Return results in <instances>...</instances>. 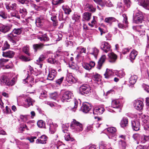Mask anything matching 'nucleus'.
I'll return each instance as SVG.
<instances>
[{"label": "nucleus", "instance_id": "1", "mask_svg": "<svg viewBox=\"0 0 149 149\" xmlns=\"http://www.w3.org/2000/svg\"><path fill=\"white\" fill-rule=\"evenodd\" d=\"M15 79L13 78L10 81L5 75H3L0 78V83L2 85L11 86L13 85L15 83Z\"/></svg>", "mask_w": 149, "mask_h": 149}, {"label": "nucleus", "instance_id": "2", "mask_svg": "<svg viewBox=\"0 0 149 149\" xmlns=\"http://www.w3.org/2000/svg\"><path fill=\"white\" fill-rule=\"evenodd\" d=\"M79 91L82 94L89 95L92 91V89L89 85L84 84L80 87Z\"/></svg>", "mask_w": 149, "mask_h": 149}, {"label": "nucleus", "instance_id": "3", "mask_svg": "<svg viewBox=\"0 0 149 149\" xmlns=\"http://www.w3.org/2000/svg\"><path fill=\"white\" fill-rule=\"evenodd\" d=\"M71 127L72 128L74 129V130L78 132L81 131L83 130L82 125L75 119H73L72 122Z\"/></svg>", "mask_w": 149, "mask_h": 149}, {"label": "nucleus", "instance_id": "4", "mask_svg": "<svg viewBox=\"0 0 149 149\" xmlns=\"http://www.w3.org/2000/svg\"><path fill=\"white\" fill-rule=\"evenodd\" d=\"M8 39L11 42L15 45L19 40V37L17 35H15L11 32L6 36Z\"/></svg>", "mask_w": 149, "mask_h": 149}, {"label": "nucleus", "instance_id": "5", "mask_svg": "<svg viewBox=\"0 0 149 149\" xmlns=\"http://www.w3.org/2000/svg\"><path fill=\"white\" fill-rule=\"evenodd\" d=\"M73 97V94L72 92L69 91H67L65 92L61 97V100L63 102L68 101Z\"/></svg>", "mask_w": 149, "mask_h": 149}, {"label": "nucleus", "instance_id": "6", "mask_svg": "<svg viewBox=\"0 0 149 149\" xmlns=\"http://www.w3.org/2000/svg\"><path fill=\"white\" fill-rule=\"evenodd\" d=\"M100 48L104 52L106 53L111 51L110 45L106 42H101Z\"/></svg>", "mask_w": 149, "mask_h": 149}, {"label": "nucleus", "instance_id": "7", "mask_svg": "<svg viewBox=\"0 0 149 149\" xmlns=\"http://www.w3.org/2000/svg\"><path fill=\"white\" fill-rule=\"evenodd\" d=\"M11 28V26L8 24L4 25L0 24V32L5 33L9 31Z\"/></svg>", "mask_w": 149, "mask_h": 149}, {"label": "nucleus", "instance_id": "8", "mask_svg": "<svg viewBox=\"0 0 149 149\" xmlns=\"http://www.w3.org/2000/svg\"><path fill=\"white\" fill-rule=\"evenodd\" d=\"M91 108V105L90 104L87 102H84L82 104L81 107V110L84 113H86L90 110Z\"/></svg>", "mask_w": 149, "mask_h": 149}, {"label": "nucleus", "instance_id": "9", "mask_svg": "<svg viewBox=\"0 0 149 149\" xmlns=\"http://www.w3.org/2000/svg\"><path fill=\"white\" fill-rule=\"evenodd\" d=\"M56 74L57 72L55 70L52 68L49 69L47 79L50 80H53L56 77Z\"/></svg>", "mask_w": 149, "mask_h": 149}, {"label": "nucleus", "instance_id": "10", "mask_svg": "<svg viewBox=\"0 0 149 149\" xmlns=\"http://www.w3.org/2000/svg\"><path fill=\"white\" fill-rule=\"evenodd\" d=\"M45 22L44 16H40L39 17L37 18L36 19V23L38 27H40L42 26Z\"/></svg>", "mask_w": 149, "mask_h": 149}, {"label": "nucleus", "instance_id": "11", "mask_svg": "<svg viewBox=\"0 0 149 149\" xmlns=\"http://www.w3.org/2000/svg\"><path fill=\"white\" fill-rule=\"evenodd\" d=\"M131 125L133 130L135 131L139 130L140 129V124L139 122L137 120L132 121Z\"/></svg>", "mask_w": 149, "mask_h": 149}, {"label": "nucleus", "instance_id": "12", "mask_svg": "<svg viewBox=\"0 0 149 149\" xmlns=\"http://www.w3.org/2000/svg\"><path fill=\"white\" fill-rule=\"evenodd\" d=\"M134 105L136 109L137 110H141L143 108V104L142 101L136 100L134 101Z\"/></svg>", "mask_w": 149, "mask_h": 149}, {"label": "nucleus", "instance_id": "13", "mask_svg": "<svg viewBox=\"0 0 149 149\" xmlns=\"http://www.w3.org/2000/svg\"><path fill=\"white\" fill-rule=\"evenodd\" d=\"M123 23H119L118 24V26L120 28L124 29L127 26L128 22L127 21V16L125 14H123Z\"/></svg>", "mask_w": 149, "mask_h": 149}, {"label": "nucleus", "instance_id": "14", "mask_svg": "<svg viewBox=\"0 0 149 149\" xmlns=\"http://www.w3.org/2000/svg\"><path fill=\"white\" fill-rule=\"evenodd\" d=\"M67 81L70 84L75 83L77 81V79L74 77L71 73L67 74L66 77Z\"/></svg>", "mask_w": 149, "mask_h": 149}, {"label": "nucleus", "instance_id": "15", "mask_svg": "<svg viewBox=\"0 0 149 149\" xmlns=\"http://www.w3.org/2000/svg\"><path fill=\"white\" fill-rule=\"evenodd\" d=\"M35 102L34 100L30 97H28L25 100V103L24 104L25 107L27 108L31 105L33 106Z\"/></svg>", "mask_w": 149, "mask_h": 149}, {"label": "nucleus", "instance_id": "16", "mask_svg": "<svg viewBox=\"0 0 149 149\" xmlns=\"http://www.w3.org/2000/svg\"><path fill=\"white\" fill-rule=\"evenodd\" d=\"M112 106L114 108L120 109L122 107L120 100H114L111 102Z\"/></svg>", "mask_w": 149, "mask_h": 149}, {"label": "nucleus", "instance_id": "17", "mask_svg": "<svg viewBox=\"0 0 149 149\" xmlns=\"http://www.w3.org/2000/svg\"><path fill=\"white\" fill-rule=\"evenodd\" d=\"M15 54V52L11 50L3 52L2 56L4 57L11 58L13 57Z\"/></svg>", "mask_w": 149, "mask_h": 149}, {"label": "nucleus", "instance_id": "18", "mask_svg": "<svg viewBox=\"0 0 149 149\" xmlns=\"http://www.w3.org/2000/svg\"><path fill=\"white\" fill-rule=\"evenodd\" d=\"M104 111V109L103 107H97L93 110V113L94 115H100L103 113Z\"/></svg>", "mask_w": 149, "mask_h": 149}, {"label": "nucleus", "instance_id": "19", "mask_svg": "<svg viewBox=\"0 0 149 149\" xmlns=\"http://www.w3.org/2000/svg\"><path fill=\"white\" fill-rule=\"evenodd\" d=\"M134 22L136 24L141 23L143 21L142 15L140 14H137L133 18Z\"/></svg>", "mask_w": 149, "mask_h": 149}, {"label": "nucleus", "instance_id": "20", "mask_svg": "<svg viewBox=\"0 0 149 149\" xmlns=\"http://www.w3.org/2000/svg\"><path fill=\"white\" fill-rule=\"evenodd\" d=\"M106 59V56L105 55H103L102 56L98 62L97 68L99 69H100L103 64L105 62Z\"/></svg>", "mask_w": 149, "mask_h": 149}, {"label": "nucleus", "instance_id": "21", "mask_svg": "<svg viewBox=\"0 0 149 149\" xmlns=\"http://www.w3.org/2000/svg\"><path fill=\"white\" fill-rule=\"evenodd\" d=\"M37 38L41 41H47L49 40V38L46 34L42 35H38L37 36Z\"/></svg>", "mask_w": 149, "mask_h": 149}, {"label": "nucleus", "instance_id": "22", "mask_svg": "<svg viewBox=\"0 0 149 149\" xmlns=\"http://www.w3.org/2000/svg\"><path fill=\"white\" fill-rule=\"evenodd\" d=\"M137 79V77L136 75H134L131 76L129 80V82L131 84L130 86L132 87L133 86V85L136 82Z\"/></svg>", "mask_w": 149, "mask_h": 149}, {"label": "nucleus", "instance_id": "23", "mask_svg": "<svg viewBox=\"0 0 149 149\" xmlns=\"http://www.w3.org/2000/svg\"><path fill=\"white\" fill-rule=\"evenodd\" d=\"M128 120L126 117H123L120 121V125L121 127L124 128L128 125Z\"/></svg>", "mask_w": 149, "mask_h": 149}, {"label": "nucleus", "instance_id": "24", "mask_svg": "<svg viewBox=\"0 0 149 149\" xmlns=\"http://www.w3.org/2000/svg\"><path fill=\"white\" fill-rule=\"evenodd\" d=\"M140 4L144 8L149 10V0H141Z\"/></svg>", "mask_w": 149, "mask_h": 149}, {"label": "nucleus", "instance_id": "25", "mask_svg": "<svg viewBox=\"0 0 149 149\" xmlns=\"http://www.w3.org/2000/svg\"><path fill=\"white\" fill-rule=\"evenodd\" d=\"M88 52L90 54L93 55L95 58H96L99 51L96 48L94 47L90 49Z\"/></svg>", "mask_w": 149, "mask_h": 149}, {"label": "nucleus", "instance_id": "26", "mask_svg": "<svg viewBox=\"0 0 149 149\" xmlns=\"http://www.w3.org/2000/svg\"><path fill=\"white\" fill-rule=\"evenodd\" d=\"M116 21L117 20L115 18L112 17H107L104 19V22L110 25H111L113 22Z\"/></svg>", "mask_w": 149, "mask_h": 149}, {"label": "nucleus", "instance_id": "27", "mask_svg": "<svg viewBox=\"0 0 149 149\" xmlns=\"http://www.w3.org/2000/svg\"><path fill=\"white\" fill-rule=\"evenodd\" d=\"M108 56L110 58V61L111 62H115L117 58V56L113 52L109 53L108 54Z\"/></svg>", "mask_w": 149, "mask_h": 149}, {"label": "nucleus", "instance_id": "28", "mask_svg": "<svg viewBox=\"0 0 149 149\" xmlns=\"http://www.w3.org/2000/svg\"><path fill=\"white\" fill-rule=\"evenodd\" d=\"M85 8L86 10L92 12H94L95 10V9L93 7L92 5L89 4H87L85 6Z\"/></svg>", "mask_w": 149, "mask_h": 149}, {"label": "nucleus", "instance_id": "29", "mask_svg": "<svg viewBox=\"0 0 149 149\" xmlns=\"http://www.w3.org/2000/svg\"><path fill=\"white\" fill-rule=\"evenodd\" d=\"M57 126L53 124H50L49 125V130L51 134H53L56 132Z\"/></svg>", "mask_w": 149, "mask_h": 149}, {"label": "nucleus", "instance_id": "30", "mask_svg": "<svg viewBox=\"0 0 149 149\" xmlns=\"http://www.w3.org/2000/svg\"><path fill=\"white\" fill-rule=\"evenodd\" d=\"M0 17L3 19H6L8 17V15L7 13L2 9L0 10Z\"/></svg>", "mask_w": 149, "mask_h": 149}, {"label": "nucleus", "instance_id": "31", "mask_svg": "<svg viewBox=\"0 0 149 149\" xmlns=\"http://www.w3.org/2000/svg\"><path fill=\"white\" fill-rule=\"evenodd\" d=\"M145 25H140L138 26V28L139 29H140L139 32L140 35H145Z\"/></svg>", "mask_w": 149, "mask_h": 149}, {"label": "nucleus", "instance_id": "32", "mask_svg": "<svg viewBox=\"0 0 149 149\" xmlns=\"http://www.w3.org/2000/svg\"><path fill=\"white\" fill-rule=\"evenodd\" d=\"M27 13V12L26 9L24 8H20L19 10V15L21 16L22 18H24L26 15Z\"/></svg>", "mask_w": 149, "mask_h": 149}, {"label": "nucleus", "instance_id": "33", "mask_svg": "<svg viewBox=\"0 0 149 149\" xmlns=\"http://www.w3.org/2000/svg\"><path fill=\"white\" fill-rule=\"evenodd\" d=\"M78 104V101L76 100H74L71 102L70 107L72 109H76L77 107Z\"/></svg>", "mask_w": 149, "mask_h": 149}, {"label": "nucleus", "instance_id": "34", "mask_svg": "<svg viewBox=\"0 0 149 149\" xmlns=\"http://www.w3.org/2000/svg\"><path fill=\"white\" fill-rule=\"evenodd\" d=\"M62 8L64 11L65 14L69 15L70 14V13L71 12V10L69 7L67 6H63Z\"/></svg>", "mask_w": 149, "mask_h": 149}, {"label": "nucleus", "instance_id": "35", "mask_svg": "<svg viewBox=\"0 0 149 149\" xmlns=\"http://www.w3.org/2000/svg\"><path fill=\"white\" fill-rule=\"evenodd\" d=\"M22 32L21 28H15L12 31L11 33L15 35H17L20 34Z\"/></svg>", "mask_w": 149, "mask_h": 149}, {"label": "nucleus", "instance_id": "36", "mask_svg": "<svg viewBox=\"0 0 149 149\" xmlns=\"http://www.w3.org/2000/svg\"><path fill=\"white\" fill-rule=\"evenodd\" d=\"M50 45L49 44H46L45 45H44L43 44L41 43L39 44H36L33 45V46L34 49H35L36 50L37 49L41 48L44 46H48Z\"/></svg>", "mask_w": 149, "mask_h": 149}, {"label": "nucleus", "instance_id": "37", "mask_svg": "<svg viewBox=\"0 0 149 149\" xmlns=\"http://www.w3.org/2000/svg\"><path fill=\"white\" fill-rule=\"evenodd\" d=\"M10 48V45L8 44L7 41H6L4 42L3 46L2 48V50L3 52L5 51L7 49Z\"/></svg>", "mask_w": 149, "mask_h": 149}, {"label": "nucleus", "instance_id": "38", "mask_svg": "<svg viewBox=\"0 0 149 149\" xmlns=\"http://www.w3.org/2000/svg\"><path fill=\"white\" fill-rule=\"evenodd\" d=\"M137 54L138 52L136 51L133 50L130 53V57L131 59L134 60L135 59Z\"/></svg>", "mask_w": 149, "mask_h": 149}, {"label": "nucleus", "instance_id": "39", "mask_svg": "<svg viewBox=\"0 0 149 149\" xmlns=\"http://www.w3.org/2000/svg\"><path fill=\"white\" fill-rule=\"evenodd\" d=\"M93 79L95 81L99 82L101 80V77L98 74L96 73L94 74L93 77Z\"/></svg>", "mask_w": 149, "mask_h": 149}, {"label": "nucleus", "instance_id": "40", "mask_svg": "<svg viewBox=\"0 0 149 149\" xmlns=\"http://www.w3.org/2000/svg\"><path fill=\"white\" fill-rule=\"evenodd\" d=\"M91 13L86 12L83 14V17L85 20L89 21L91 18Z\"/></svg>", "mask_w": 149, "mask_h": 149}, {"label": "nucleus", "instance_id": "41", "mask_svg": "<svg viewBox=\"0 0 149 149\" xmlns=\"http://www.w3.org/2000/svg\"><path fill=\"white\" fill-rule=\"evenodd\" d=\"M29 46L28 45H26V46H24L23 47L22 50L23 52L26 55L28 56H30L31 54L30 53L29 50Z\"/></svg>", "mask_w": 149, "mask_h": 149}, {"label": "nucleus", "instance_id": "42", "mask_svg": "<svg viewBox=\"0 0 149 149\" xmlns=\"http://www.w3.org/2000/svg\"><path fill=\"white\" fill-rule=\"evenodd\" d=\"M149 140V136L143 135L141 136V141L142 143H144Z\"/></svg>", "mask_w": 149, "mask_h": 149}, {"label": "nucleus", "instance_id": "43", "mask_svg": "<svg viewBox=\"0 0 149 149\" xmlns=\"http://www.w3.org/2000/svg\"><path fill=\"white\" fill-rule=\"evenodd\" d=\"M116 75L122 78L125 75V74L123 70H120L116 72Z\"/></svg>", "mask_w": 149, "mask_h": 149}, {"label": "nucleus", "instance_id": "44", "mask_svg": "<svg viewBox=\"0 0 149 149\" xmlns=\"http://www.w3.org/2000/svg\"><path fill=\"white\" fill-rule=\"evenodd\" d=\"M112 72L109 70H107L104 75V77L107 79H109L111 77V75L112 74Z\"/></svg>", "mask_w": 149, "mask_h": 149}, {"label": "nucleus", "instance_id": "45", "mask_svg": "<svg viewBox=\"0 0 149 149\" xmlns=\"http://www.w3.org/2000/svg\"><path fill=\"white\" fill-rule=\"evenodd\" d=\"M65 139L67 141H73L74 139L73 138H72L70 136V134L69 133H67L65 134L64 135Z\"/></svg>", "mask_w": 149, "mask_h": 149}, {"label": "nucleus", "instance_id": "46", "mask_svg": "<svg viewBox=\"0 0 149 149\" xmlns=\"http://www.w3.org/2000/svg\"><path fill=\"white\" fill-rule=\"evenodd\" d=\"M11 16L12 17H15L19 19H20V15H19L17 11H16L11 12Z\"/></svg>", "mask_w": 149, "mask_h": 149}, {"label": "nucleus", "instance_id": "47", "mask_svg": "<svg viewBox=\"0 0 149 149\" xmlns=\"http://www.w3.org/2000/svg\"><path fill=\"white\" fill-rule=\"evenodd\" d=\"M77 51L80 54L84 53H86V49L82 47H80L77 48Z\"/></svg>", "mask_w": 149, "mask_h": 149}, {"label": "nucleus", "instance_id": "48", "mask_svg": "<svg viewBox=\"0 0 149 149\" xmlns=\"http://www.w3.org/2000/svg\"><path fill=\"white\" fill-rule=\"evenodd\" d=\"M64 2V0H53L52 3L53 5H57Z\"/></svg>", "mask_w": 149, "mask_h": 149}, {"label": "nucleus", "instance_id": "49", "mask_svg": "<svg viewBox=\"0 0 149 149\" xmlns=\"http://www.w3.org/2000/svg\"><path fill=\"white\" fill-rule=\"evenodd\" d=\"M51 19L53 22V25L54 26H56L57 25V21L56 19V16L54 15L51 17Z\"/></svg>", "mask_w": 149, "mask_h": 149}, {"label": "nucleus", "instance_id": "50", "mask_svg": "<svg viewBox=\"0 0 149 149\" xmlns=\"http://www.w3.org/2000/svg\"><path fill=\"white\" fill-rule=\"evenodd\" d=\"M50 97L51 99L56 100L58 97V95L56 92H55L50 94Z\"/></svg>", "mask_w": 149, "mask_h": 149}, {"label": "nucleus", "instance_id": "51", "mask_svg": "<svg viewBox=\"0 0 149 149\" xmlns=\"http://www.w3.org/2000/svg\"><path fill=\"white\" fill-rule=\"evenodd\" d=\"M28 130L27 127L26 125H22L19 128V131L20 132L22 133L24 131L25 129Z\"/></svg>", "mask_w": 149, "mask_h": 149}, {"label": "nucleus", "instance_id": "52", "mask_svg": "<svg viewBox=\"0 0 149 149\" xmlns=\"http://www.w3.org/2000/svg\"><path fill=\"white\" fill-rule=\"evenodd\" d=\"M107 131L109 133L113 134L116 131V129L114 127H111L107 129Z\"/></svg>", "mask_w": 149, "mask_h": 149}, {"label": "nucleus", "instance_id": "53", "mask_svg": "<svg viewBox=\"0 0 149 149\" xmlns=\"http://www.w3.org/2000/svg\"><path fill=\"white\" fill-rule=\"evenodd\" d=\"M9 59H5L4 58H1L0 59V66H2L4 64L8 62Z\"/></svg>", "mask_w": 149, "mask_h": 149}, {"label": "nucleus", "instance_id": "54", "mask_svg": "<svg viewBox=\"0 0 149 149\" xmlns=\"http://www.w3.org/2000/svg\"><path fill=\"white\" fill-rule=\"evenodd\" d=\"M100 149H107L108 148L107 145L104 142H102L99 146Z\"/></svg>", "mask_w": 149, "mask_h": 149}, {"label": "nucleus", "instance_id": "55", "mask_svg": "<svg viewBox=\"0 0 149 149\" xmlns=\"http://www.w3.org/2000/svg\"><path fill=\"white\" fill-rule=\"evenodd\" d=\"M37 124L39 127H44L45 125V123L42 120H40L37 122Z\"/></svg>", "mask_w": 149, "mask_h": 149}, {"label": "nucleus", "instance_id": "56", "mask_svg": "<svg viewBox=\"0 0 149 149\" xmlns=\"http://www.w3.org/2000/svg\"><path fill=\"white\" fill-rule=\"evenodd\" d=\"M19 58L20 59L24 61H29L30 60V59L29 57H26L22 55L20 56Z\"/></svg>", "mask_w": 149, "mask_h": 149}, {"label": "nucleus", "instance_id": "57", "mask_svg": "<svg viewBox=\"0 0 149 149\" xmlns=\"http://www.w3.org/2000/svg\"><path fill=\"white\" fill-rule=\"evenodd\" d=\"M83 67L86 70H91V67L90 66L89 63H84L83 65Z\"/></svg>", "mask_w": 149, "mask_h": 149}, {"label": "nucleus", "instance_id": "58", "mask_svg": "<svg viewBox=\"0 0 149 149\" xmlns=\"http://www.w3.org/2000/svg\"><path fill=\"white\" fill-rule=\"evenodd\" d=\"M133 137L135 140H138L140 139V135L139 134L136 133L133 134Z\"/></svg>", "mask_w": 149, "mask_h": 149}, {"label": "nucleus", "instance_id": "59", "mask_svg": "<svg viewBox=\"0 0 149 149\" xmlns=\"http://www.w3.org/2000/svg\"><path fill=\"white\" fill-rule=\"evenodd\" d=\"M130 49L131 48L129 47L124 48L123 49L122 53L124 54H126L128 52H129Z\"/></svg>", "mask_w": 149, "mask_h": 149}, {"label": "nucleus", "instance_id": "60", "mask_svg": "<svg viewBox=\"0 0 149 149\" xmlns=\"http://www.w3.org/2000/svg\"><path fill=\"white\" fill-rule=\"evenodd\" d=\"M36 143H37L45 144L46 142H45V140L41 139L40 138L36 140Z\"/></svg>", "mask_w": 149, "mask_h": 149}, {"label": "nucleus", "instance_id": "61", "mask_svg": "<svg viewBox=\"0 0 149 149\" xmlns=\"http://www.w3.org/2000/svg\"><path fill=\"white\" fill-rule=\"evenodd\" d=\"M64 78L63 77H62L61 78L56 80V84L58 85H60L63 80Z\"/></svg>", "mask_w": 149, "mask_h": 149}, {"label": "nucleus", "instance_id": "62", "mask_svg": "<svg viewBox=\"0 0 149 149\" xmlns=\"http://www.w3.org/2000/svg\"><path fill=\"white\" fill-rule=\"evenodd\" d=\"M10 6L11 9L12 10H15L17 8V5L16 3H14L11 4H10Z\"/></svg>", "mask_w": 149, "mask_h": 149}, {"label": "nucleus", "instance_id": "63", "mask_svg": "<svg viewBox=\"0 0 149 149\" xmlns=\"http://www.w3.org/2000/svg\"><path fill=\"white\" fill-rule=\"evenodd\" d=\"M143 87L144 90L148 93L149 92V86L145 84H143L142 85Z\"/></svg>", "mask_w": 149, "mask_h": 149}, {"label": "nucleus", "instance_id": "64", "mask_svg": "<svg viewBox=\"0 0 149 149\" xmlns=\"http://www.w3.org/2000/svg\"><path fill=\"white\" fill-rule=\"evenodd\" d=\"M124 1L126 6L127 7H129L130 3V0H124Z\"/></svg>", "mask_w": 149, "mask_h": 149}]
</instances>
